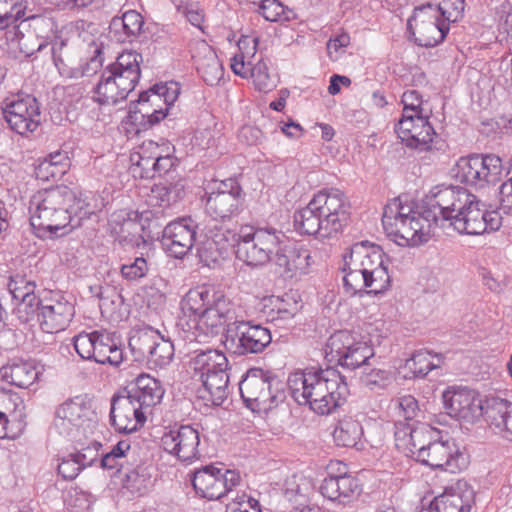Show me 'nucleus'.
<instances>
[{
    "label": "nucleus",
    "mask_w": 512,
    "mask_h": 512,
    "mask_svg": "<svg viewBox=\"0 0 512 512\" xmlns=\"http://www.w3.org/2000/svg\"><path fill=\"white\" fill-rule=\"evenodd\" d=\"M34 173L36 178L42 181L57 179L65 174L63 172V166H57L44 160L40 161L39 164L35 167Z\"/></svg>",
    "instance_id": "338daca9"
},
{
    "label": "nucleus",
    "mask_w": 512,
    "mask_h": 512,
    "mask_svg": "<svg viewBox=\"0 0 512 512\" xmlns=\"http://www.w3.org/2000/svg\"><path fill=\"white\" fill-rule=\"evenodd\" d=\"M284 242L287 236L275 228L242 226L238 232L236 257L249 266H262L273 259L274 250Z\"/></svg>",
    "instance_id": "423d86ee"
},
{
    "label": "nucleus",
    "mask_w": 512,
    "mask_h": 512,
    "mask_svg": "<svg viewBox=\"0 0 512 512\" xmlns=\"http://www.w3.org/2000/svg\"><path fill=\"white\" fill-rule=\"evenodd\" d=\"M382 224L387 235L399 246H417L429 239L428 218L390 219V223L382 219Z\"/></svg>",
    "instance_id": "b1692460"
},
{
    "label": "nucleus",
    "mask_w": 512,
    "mask_h": 512,
    "mask_svg": "<svg viewBox=\"0 0 512 512\" xmlns=\"http://www.w3.org/2000/svg\"><path fill=\"white\" fill-rule=\"evenodd\" d=\"M74 306L59 293L45 298L41 311L38 313V323L42 331L57 333L64 330L74 316Z\"/></svg>",
    "instance_id": "393cba45"
},
{
    "label": "nucleus",
    "mask_w": 512,
    "mask_h": 512,
    "mask_svg": "<svg viewBox=\"0 0 512 512\" xmlns=\"http://www.w3.org/2000/svg\"><path fill=\"white\" fill-rule=\"evenodd\" d=\"M0 110L8 127L20 136L34 133L41 123L39 102L30 94L17 93L4 98Z\"/></svg>",
    "instance_id": "1a4fd4ad"
},
{
    "label": "nucleus",
    "mask_w": 512,
    "mask_h": 512,
    "mask_svg": "<svg viewBox=\"0 0 512 512\" xmlns=\"http://www.w3.org/2000/svg\"><path fill=\"white\" fill-rule=\"evenodd\" d=\"M242 399L247 406L270 409L282 401V383L269 371L252 368L239 383Z\"/></svg>",
    "instance_id": "6e6552de"
},
{
    "label": "nucleus",
    "mask_w": 512,
    "mask_h": 512,
    "mask_svg": "<svg viewBox=\"0 0 512 512\" xmlns=\"http://www.w3.org/2000/svg\"><path fill=\"white\" fill-rule=\"evenodd\" d=\"M27 0H0V30L16 27L25 17Z\"/></svg>",
    "instance_id": "3c124183"
},
{
    "label": "nucleus",
    "mask_w": 512,
    "mask_h": 512,
    "mask_svg": "<svg viewBox=\"0 0 512 512\" xmlns=\"http://www.w3.org/2000/svg\"><path fill=\"white\" fill-rule=\"evenodd\" d=\"M195 64L202 79L210 86L218 84L223 77L222 64L210 47H206V53L203 57L195 58Z\"/></svg>",
    "instance_id": "c03bdc74"
},
{
    "label": "nucleus",
    "mask_w": 512,
    "mask_h": 512,
    "mask_svg": "<svg viewBox=\"0 0 512 512\" xmlns=\"http://www.w3.org/2000/svg\"><path fill=\"white\" fill-rule=\"evenodd\" d=\"M235 470L206 465L195 470L192 485L196 493L208 500H219L240 483Z\"/></svg>",
    "instance_id": "4468645a"
},
{
    "label": "nucleus",
    "mask_w": 512,
    "mask_h": 512,
    "mask_svg": "<svg viewBox=\"0 0 512 512\" xmlns=\"http://www.w3.org/2000/svg\"><path fill=\"white\" fill-rule=\"evenodd\" d=\"M157 339H159V332L152 327L136 330L130 336L128 343L135 361H147Z\"/></svg>",
    "instance_id": "37998d69"
},
{
    "label": "nucleus",
    "mask_w": 512,
    "mask_h": 512,
    "mask_svg": "<svg viewBox=\"0 0 512 512\" xmlns=\"http://www.w3.org/2000/svg\"><path fill=\"white\" fill-rule=\"evenodd\" d=\"M199 444V432L190 425H181L178 428L171 429L161 437L163 449L184 462H190L198 458Z\"/></svg>",
    "instance_id": "5701e85b"
},
{
    "label": "nucleus",
    "mask_w": 512,
    "mask_h": 512,
    "mask_svg": "<svg viewBox=\"0 0 512 512\" xmlns=\"http://www.w3.org/2000/svg\"><path fill=\"white\" fill-rule=\"evenodd\" d=\"M485 419L502 437L512 440V403L500 398L487 399Z\"/></svg>",
    "instance_id": "2f4dec72"
},
{
    "label": "nucleus",
    "mask_w": 512,
    "mask_h": 512,
    "mask_svg": "<svg viewBox=\"0 0 512 512\" xmlns=\"http://www.w3.org/2000/svg\"><path fill=\"white\" fill-rule=\"evenodd\" d=\"M226 254L222 248L217 247L213 242L203 239L199 242L197 247V255L203 265L207 267H214Z\"/></svg>",
    "instance_id": "bf43d9fd"
},
{
    "label": "nucleus",
    "mask_w": 512,
    "mask_h": 512,
    "mask_svg": "<svg viewBox=\"0 0 512 512\" xmlns=\"http://www.w3.org/2000/svg\"><path fill=\"white\" fill-rule=\"evenodd\" d=\"M374 354V348L369 342L357 339L347 330L334 332L325 347L328 362L350 370L368 365Z\"/></svg>",
    "instance_id": "0eeeda50"
},
{
    "label": "nucleus",
    "mask_w": 512,
    "mask_h": 512,
    "mask_svg": "<svg viewBox=\"0 0 512 512\" xmlns=\"http://www.w3.org/2000/svg\"><path fill=\"white\" fill-rule=\"evenodd\" d=\"M420 463L432 469L456 473L466 468L468 460L453 440H446L428 443L427 452Z\"/></svg>",
    "instance_id": "4be33fe9"
},
{
    "label": "nucleus",
    "mask_w": 512,
    "mask_h": 512,
    "mask_svg": "<svg viewBox=\"0 0 512 512\" xmlns=\"http://www.w3.org/2000/svg\"><path fill=\"white\" fill-rule=\"evenodd\" d=\"M244 195L238 181L228 178L220 181L216 190L205 201V213L215 221L225 222L237 217L243 210Z\"/></svg>",
    "instance_id": "ddd939ff"
},
{
    "label": "nucleus",
    "mask_w": 512,
    "mask_h": 512,
    "mask_svg": "<svg viewBox=\"0 0 512 512\" xmlns=\"http://www.w3.org/2000/svg\"><path fill=\"white\" fill-rule=\"evenodd\" d=\"M202 231L204 232V239L213 242V244L222 248L226 253L229 248H234L237 245L238 233H234L229 229L215 226L214 228Z\"/></svg>",
    "instance_id": "6e6d98bb"
},
{
    "label": "nucleus",
    "mask_w": 512,
    "mask_h": 512,
    "mask_svg": "<svg viewBox=\"0 0 512 512\" xmlns=\"http://www.w3.org/2000/svg\"><path fill=\"white\" fill-rule=\"evenodd\" d=\"M147 411L128 394L118 393L111 399V425L120 433H132L144 425Z\"/></svg>",
    "instance_id": "412c9836"
},
{
    "label": "nucleus",
    "mask_w": 512,
    "mask_h": 512,
    "mask_svg": "<svg viewBox=\"0 0 512 512\" xmlns=\"http://www.w3.org/2000/svg\"><path fill=\"white\" fill-rule=\"evenodd\" d=\"M465 9L464 0H442L438 5L428 3L420 7H416L413 15L408 19L407 29H412V21H416L418 13H423L426 10L432 12V17H442L441 21L449 23L457 22L463 16Z\"/></svg>",
    "instance_id": "f704fd0d"
},
{
    "label": "nucleus",
    "mask_w": 512,
    "mask_h": 512,
    "mask_svg": "<svg viewBox=\"0 0 512 512\" xmlns=\"http://www.w3.org/2000/svg\"><path fill=\"white\" fill-rule=\"evenodd\" d=\"M30 223L33 228L57 233L70 226L75 229L87 219L91 212L83 200L67 186H57L38 191L29 205Z\"/></svg>",
    "instance_id": "7ed1b4c3"
},
{
    "label": "nucleus",
    "mask_w": 512,
    "mask_h": 512,
    "mask_svg": "<svg viewBox=\"0 0 512 512\" xmlns=\"http://www.w3.org/2000/svg\"><path fill=\"white\" fill-rule=\"evenodd\" d=\"M142 61V55L136 51L121 53L101 74L95 88L97 102L101 105H116L125 100L140 79Z\"/></svg>",
    "instance_id": "39448f33"
},
{
    "label": "nucleus",
    "mask_w": 512,
    "mask_h": 512,
    "mask_svg": "<svg viewBox=\"0 0 512 512\" xmlns=\"http://www.w3.org/2000/svg\"><path fill=\"white\" fill-rule=\"evenodd\" d=\"M57 469L58 474L64 480L68 481L74 480L80 471L83 470L74 453H70L63 457L59 462Z\"/></svg>",
    "instance_id": "680f3d73"
},
{
    "label": "nucleus",
    "mask_w": 512,
    "mask_h": 512,
    "mask_svg": "<svg viewBox=\"0 0 512 512\" xmlns=\"http://www.w3.org/2000/svg\"><path fill=\"white\" fill-rule=\"evenodd\" d=\"M175 147L169 142L157 143V150L154 157L155 177L162 176L171 171L178 163L174 156Z\"/></svg>",
    "instance_id": "5fc2aeb1"
},
{
    "label": "nucleus",
    "mask_w": 512,
    "mask_h": 512,
    "mask_svg": "<svg viewBox=\"0 0 512 512\" xmlns=\"http://www.w3.org/2000/svg\"><path fill=\"white\" fill-rule=\"evenodd\" d=\"M466 199H470V194L464 189L439 188L428 198L429 210L426 214L428 218L432 216L435 221L441 217L443 221H448L450 224L458 210L463 209L462 204Z\"/></svg>",
    "instance_id": "a878e982"
},
{
    "label": "nucleus",
    "mask_w": 512,
    "mask_h": 512,
    "mask_svg": "<svg viewBox=\"0 0 512 512\" xmlns=\"http://www.w3.org/2000/svg\"><path fill=\"white\" fill-rule=\"evenodd\" d=\"M431 430L425 424L414 426L413 424L396 425L395 438L399 446L407 449L408 455L420 462L427 452Z\"/></svg>",
    "instance_id": "cd10ccee"
},
{
    "label": "nucleus",
    "mask_w": 512,
    "mask_h": 512,
    "mask_svg": "<svg viewBox=\"0 0 512 512\" xmlns=\"http://www.w3.org/2000/svg\"><path fill=\"white\" fill-rule=\"evenodd\" d=\"M389 379V371L383 369H372L361 377L362 383L370 389L384 388Z\"/></svg>",
    "instance_id": "69168bd1"
},
{
    "label": "nucleus",
    "mask_w": 512,
    "mask_h": 512,
    "mask_svg": "<svg viewBox=\"0 0 512 512\" xmlns=\"http://www.w3.org/2000/svg\"><path fill=\"white\" fill-rule=\"evenodd\" d=\"M152 263L143 256L135 257L133 261L122 264L120 273L128 281H136L144 278L150 271Z\"/></svg>",
    "instance_id": "4d7b16f0"
},
{
    "label": "nucleus",
    "mask_w": 512,
    "mask_h": 512,
    "mask_svg": "<svg viewBox=\"0 0 512 512\" xmlns=\"http://www.w3.org/2000/svg\"><path fill=\"white\" fill-rule=\"evenodd\" d=\"M20 20L28 22L29 27L34 30L36 36L43 39L38 45L37 51H41L47 45L46 41L54 37L57 32L55 20L46 14H32L31 11L26 8L25 17Z\"/></svg>",
    "instance_id": "a18cd8bd"
},
{
    "label": "nucleus",
    "mask_w": 512,
    "mask_h": 512,
    "mask_svg": "<svg viewBox=\"0 0 512 512\" xmlns=\"http://www.w3.org/2000/svg\"><path fill=\"white\" fill-rule=\"evenodd\" d=\"M203 388L199 389V397L211 402L214 406H220L228 396L229 375L227 371L209 374L202 378Z\"/></svg>",
    "instance_id": "58836bf2"
},
{
    "label": "nucleus",
    "mask_w": 512,
    "mask_h": 512,
    "mask_svg": "<svg viewBox=\"0 0 512 512\" xmlns=\"http://www.w3.org/2000/svg\"><path fill=\"white\" fill-rule=\"evenodd\" d=\"M396 133L407 147L419 151L440 150L444 145L443 141L437 138L428 118L424 116L400 119L396 125Z\"/></svg>",
    "instance_id": "f3484780"
},
{
    "label": "nucleus",
    "mask_w": 512,
    "mask_h": 512,
    "mask_svg": "<svg viewBox=\"0 0 512 512\" xmlns=\"http://www.w3.org/2000/svg\"><path fill=\"white\" fill-rule=\"evenodd\" d=\"M302 483L297 482L296 476L288 479L285 483V496L289 501H294L299 504H303L306 500L307 495L304 490L308 486V482L305 479H300Z\"/></svg>",
    "instance_id": "e2e57ef3"
},
{
    "label": "nucleus",
    "mask_w": 512,
    "mask_h": 512,
    "mask_svg": "<svg viewBox=\"0 0 512 512\" xmlns=\"http://www.w3.org/2000/svg\"><path fill=\"white\" fill-rule=\"evenodd\" d=\"M122 473L124 474V487L132 493H140L146 488L148 479L144 475L140 474L137 469L130 470L125 467V470L122 471Z\"/></svg>",
    "instance_id": "0e129e2a"
},
{
    "label": "nucleus",
    "mask_w": 512,
    "mask_h": 512,
    "mask_svg": "<svg viewBox=\"0 0 512 512\" xmlns=\"http://www.w3.org/2000/svg\"><path fill=\"white\" fill-rule=\"evenodd\" d=\"M412 218H428L427 214L422 215L420 212L415 211L413 205L408 203L403 198L397 197L392 199L384 208L382 219H387L390 223V219L405 220Z\"/></svg>",
    "instance_id": "603ef678"
},
{
    "label": "nucleus",
    "mask_w": 512,
    "mask_h": 512,
    "mask_svg": "<svg viewBox=\"0 0 512 512\" xmlns=\"http://www.w3.org/2000/svg\"><path fill=\"white\" fill-rule=\"evenodd\" d=\"M287 385L299 405H309L319 415L333 413L349 395L345 378L332 367L296 371L289 375Z\"/></svg>",
    "instance_id": "f257e3e1"
},
{
    "label": "nucleus",
    "mask_w": 512,
    "mask_h": 512,
    "mask_svg": "<svg viewBox=\"0 0 512 512\" xmlns=\"http://www.w3.org/2000/svg\"><path fill=\"white\" fill-rule=\"evenodd\" d=\"M198 230L191 216L178 218L164 227L161 243L171 256L181 259L193 248Z\"/></svg>",
    "instance_id": "6ab92c4d"
},
{
    "label": "nucleus",
    "mask_w": 512,
    "mask_h": 512,
    "mask_svg": "<svg viewBox=\"0 0 512 512\" xmlns=\"http://www.w3.org/2000/svg\"><path fill=\"white\" fill-rule=\"evenodd\" d=\"M25 418V404L16 393L0 390V439H15L17 432L10 424L22 425Z\"/></svg>",
    "instance_id": "c756f323"
},
{
    "label": "nucleus",
    "mask_w": 512,
    "mask_h": 512,
    "mask_svg": "<svg viewBox=\"0 0 512 512\" xmlns=\"http://www.w3.org/2000/svg\"><path fill=\"white\" fill-rule=\"evenodd\" d=\"M250 77L253 79L256 89L260 92H268L275 86V82L268 72L267 63L263 60H259L252 65Z\"/></svg>",
    "instance_id": "052dcab7"
},
{
    "label": "nucleus",
    "mask_w": 512,
    "mask_h": 512,
    "mask_svg": "<svg viewBox=\"0 0 512 512\" xmlns=\"http://www.w3.org/2000/svg\"><path fill=\"white\" fill-rule=\"evenodd\" d=\"M1 377L11 385L28 388L38 378V371L28 362H12L0 369Z\"/></svg>",
    "instance_id": "79ce46f5"
},
{
    "label": "nucleus",
    "mask_w": 512,
    "mask_h": 512,
    "mask_svg": "<svg viewBox=\"0 0 512 512\" xmlns=\"http://www.w3.org/2000/svg\"><path fill=\"white\" fill-rule=\"evenodd\" d=\"M445 412L454 418L472 421L485 416V405L475 390L466 387H449L442 394Z\"/></svg>",
    "instance_id": "aec40b11"
},
{
    "label": "nucleus",
    "mask_w": 512,
    "mask_h": 512,
    "mask_svg": "<svg viewBox=\"0 0 512 512\" xmlns=\"http://www.w3.org/2000/svg\"><path fill=\"white\" fill-rule=\"evenodd\" d=\"M384 252L380 246L361 241L352 245L347 258L353 262L355 268L362 269L364 275L373 278L376 289H388L390 276L384 264Z\"/></svg>",
    "instance_id": "2eb2a0df"
},
{
    "label": "nucleus",
    "mask_w": 512,
    "mask_h": 512,
    "mask_svg": "<svg viewBox=\"0 0 512 512\" xmlns=\"http://www.w3.org/2000/svg\"><path fill=\"white\" fill-rule=\"evenodd\" d=\"M180 94V87L176 82H167L156 84L152 91V104H158L163 101L166 105L163 109H154L150 112L148 109L130 110L128 120L136 127V132L145 131L168 115V109L174 104Z\"/></svg>",
    "instance_id": "a211bd4d"
},
{
    "label": "nucleus",
    "mask_w": 512,
    "mask_h": 512,
    "mask_svg": "<svg viewBox=\"0 0 512 512\" xmlns=\"http://www.w3.org/2000/svg\"><path fill=\"white\" fill-rule=\"evenodd\" d=\"M128 25V35L137 36L142 31L144 19L135 10L125 12L121 17H114L110 22V34L118 42H125V37L120 34V26Z\"/></svg>",
    "instance_id": "de8ad7c7"
},
{
    "label": "nucleus",
    "mask_w": 512,
    "mask_h": 512,
    "mask_svg": "<svg viewBox=\"0 0 512 512\" xmlns=\"http://www.w3.org/2000/svg\"><path fill=\"white\" fill-rule=\"evenodd\" d=\"M123 391L147 412L161 402L165 393L159 380L144 373L130 382Z\"/></svg>",
    "instance_id": "c85d7f7f"
},
{
    "label": "nucleus",
    "mask_w": 512,
    "mask_h": 512,
    "mask_svg": "<svg viewBox=\"0 0 512 512\" xmlns=\"http://www.w3.org/2000/svg\"><path fill=\"white\" fill-rule=\"evenodd\" d=\"M419 18V16L417 17ZM434 20L424 21L421 20L418 23L416 19L415 24L417 28L418 36L415 37V43L421 47H434L441 43L449 32L448 24L441 21L439 17H433ZM409 33L415 36L413 28L409 30Z\"/></svg>",
    "instance_id": "c9c22d12"
},
{
    "label": "nucleus",
    "mask_w": 512,
    "mask_h": 512,
    "mask_svg": "<svg viewBox=\"0 0 512 512\" xmlns=\"http://www.w3.org/2000/svg\"><path fill=\"white\" fill-rule=\"evenodd\" d=\"M272 342L270 330L251 320L237 317L226 329L224 345L235 355L262 353Z\"/></svg>",
    "instance_id": "9d476101"
},
{
    "label": "nucleus",
    "mask_w": 512,
    "mask_h": 512,
    "mask_svg": "<svg viewBox=\"0 0 512 512\" xmlns=\"http://www.w3.org/2000/svg\"><path fill=\"white\" fill-rule=\"evenodd\" d=\"M99 351L96 362L99 364H110L118 366L123 361V351L121 346L115 341L113 335L106 331L100 334Z\"/></svg>",
    "instance_id": "09e8293b"
},
{
    "label": "nucleus",
    "mask_w": 512,
    "mask_h": 512,
    "mask_svg": "<svg viewBox=\"0 0 512 512\" xmlns=\"http://www.w3.org/2000/svg\"><path fill=\"white\" fill-rule=\"evenodd\" d=\"M473 501L474 491L465 482H458L454 487L434 498L440 512H469Z\"/></svg>",
    "instance_id": "473e14b6"
},
{
    "label": "nucleus",
    "mask_w": 512,
    "mask_h": 512,
    "mask_svg": "<svg viewBox=\"0 0 512 512\" xmlns=\"http://www.w3.org/2000/svg\"><path fill=\"white\" fill-rule=\"evenodd\" d=\"M362 435L361 424L352 417L341 419L333 431L334 442L341 447H355Z\"/></svg>",
    "instance_id": "49530a36"
},
{
    "label": "nucleus",
    "mask_w": 512,
    "mask_h": 512,
    "mask_svg": "<svg viewBox=\"0 0 512 512\" xmlns=\"http://www.w3.org/2000/svg\"><path fill=\"white\" fill-rule=\"evenodd\" d=\"M399 415L405 420H413L419 413L418 402L412 395H404L397 400Z\"/></svg>",
    "instance_id": "774afa93"
},
{
    "label": "nucleus",
    "mask_w": 512,
    "mask_h": 512,
    "mask_svg": "<svg viewBox=\"0 0 512 512\" xmlns=\"http://www.w3.org/2000/svg\"><path fill=\"white\" fill-rule=\"evenodd\" d=\"M194 378H202L209 374L227 371L228 360L224 353L208 349L197 353L190 361Z\"/></svg>",
    "instance_id": "72a5a7b5"
},
{
    "label": "nucleus",
    "mask_w": 512,
    "mask_h": 512,
    "mask_svg": "<svg viewBox=\"0 0 512 512\" xmlns=\"http://www.w3.org/2000/svg\"><path fill=\"white\" fill-rule=\"evenodd\" d=\"M498 200V210L487 211L485 204L470 194V199L465 200L463 209L458 210L449 225L457 232L468 235L498 230L502 224L500 213L512 216V177L500 185Z\"/></svg>",
    "instance_id": "20e7f679"
},
{
    "label": "nucleus",
    "mask_w": 512,
    "mask_h": 512,
    "mask_svg": "<svg viewBox=\"0 0 512 512\" xmlns=\"http://www.w3.org/2000/svg\"><path fill=\"white\" fill-rule=\"evenodd\" d=\"M344 266L342 268L344 272L343 282L346 291L352 295L359 292H363L366 288H369L370 293L379 294L384 292L386 289H376L375 281L369 275H364V271L353 266V262L344 255Z\"/></svg>",
    "instance_id": "ea45409f"
},
{
    "label": "nucleus",
    "mask_w": 512,
    "mask_h": 512,
    "mask_svg": "<svg viewBox=\"0 0 512 512\" xmlns=\"http://www.w3.org/2000/svg\"><path fill=\"white\" fill-rule=\"evenodd\" d=\"M100 334H102V331H83L73 337L74 348L82 359L96 362L100 347Z\"/></svg>",
    "instance_id": "8fccbe9b"
},
{
    "label": "nucleus",
    "mask_w": 512,
    "mask_h": 512,
    "mask_svg": "<svg viewBox=\"0 0 512 512\" xmlns=\"http://www.w3.org/2000/svg\"><path fill=\"white\" fill-rule=\"evenodd\" d=\"M95 413L83 396L65 400L55 408L52 427L64 437H70L86 422L91 421Z\"/></svg>",
    "instance_id": "dca6fc26"
},
{
    "label": "nucleus",
    "mask_w": 512,
    "mask_h": 512,
    "mask_svg": "<svg viewBox=\"0 0 512 512\" xmlns=\"http://www.w3.org/2000/svg\"><path fill=\"white\" fill-rule=\"evenodd\" d=\"M43 301L44 299H40L35 293L19 300L16 308L19 320L26 323L35 317L38 319V313L41 311Z\"/></svg>",
    "instance_id": "13d9d810"
},
{
    "label": "nucleus",
    "mask_w": 512,
    "mask_h": 512,
    "mask_svg": "<svg viewBox=\"0 0 512 512\" xmlns=\"http://www.w3.org/2000/svg\"><path fill=\"white\" fill-rule=\"evenodd\" d=\"M504 174L502 159L495 154H473L457 162V176L461 182L475 188L498 183Z\"/></svg>",
    "instance_id": "f8f14e48"
},
{
    "label": "nucleus",
    "mask_w": 512,
    "mask_h": 512,
    "mask_svg": "<svg viewBox=\"0 0 512 512\" xmlns=\"http://www.w3.org/2000/svg\"><path fill=\"white\" fill-rule=\"evenodd\" d=\"M273 254V262L282 269L281 274L287 277H292L297 271L305 272L310 265L309 250L288 238L287 242L277 246Z\"/></svg>",
    "instance_id": "bb28decb"
},
{
    "label": "nucleus",
    "mask_w": 512,
    "mask_h": 512,
    "mask_svg": "<svg viewBox=\"0 0 512 512\" xmlns=\"http://www.w3.org/2000/svg\"><path fill=\"white\" fill-rule=\"evenodd\" d=\"M440 355H433L426 350H419L412 354L401 367L405 379L424 378L429 371L439 368L442 363Z\"/></svg>",
    "instance_id": "e433bc0d"
},
{
    "label": "nucleus",
    "mask_w": 512,
    "mask_h": 512,
    "mask_svg": "<svg viewBox=\"0 0 512 512\" xmlns=\"http://www.w3.org/2000/svg\"><path fill=\"white\" fill-rule=\"evenodd\" d=\"M237 317L234 305L223 295L199 317L192 319L193 330L187 331L184 339L189 342H207L219 335L225 326L228 328Z\"/></svg>",
    "instance_id": "9b49d317"
},
{
    "label": "nucleus",
    "mask_w": 512,
    "mask_h": 512,
    "mask_svg": "<svg viewBox=\"0 0 512 512\" xmlns=\"http://www.w3.org/2000/svg\"><path fill=\"white\" fill-rule=\"evenodd\" d=\"M320 492L331 501L345 504L357 497L361 488L356 477L344 472L338 475L329 474L325 477L320 486Z\"/></svg>",
    "instance_id": "7c9ffc66"
},
{
    "label": "nucleus",
    "mask_w": 512,
    "mask_h": 512,
    "mask_svg": "<svg viewBox=\"0 0 512 512\" xmlns=\"http://www.w3.org/2000/svg\"><path fill=\"white\" fill-rule=\"evenodd\" d=\"M223 295L221 291H216L213 287L205 285L195 287L186 294L183 300V310L190 312L193 318H197Z\"/></svg>",
    "instance_id": "4c0bfd02"
},
{
    "label": "nucleus",
    "mask_w": 512,
    "mask_h": 512,
    "mask_svg": "<svg viewBox=\"0 0 512 512\" xmlns=\"http://www.w3.org/2000/svg\"><path fill=\"white\" fill-rule=\"evenodd\" d=\"M350 219V202L339 189H323L294 213V226L300 234L326 239L337 236Z\"/></svg>",
    "instance_id": "f03ea898"
},
{
    "label": "nucleus",
    "mask_w": 512,
    "mask_h": 512,
    "mask_svg": "<svg viewBox=\"0 0 512 512\" xmlns=\"http://www.w3.org/2000/svg\"><path fill=\"white\" fill-rule=\"evenodd\" d=\"M174 357V345L169 339H165L159 333V339L155 341V345L147 359L150 368H163L170 364Z\"/></svg>",
    "instance_id": "864d4df0"
},
{
    "label": "nucleus",
    "mask_w": 512,
    "mask_h": 512,
    "mask_svg": "<svg viewBox=\"0 0 512 512\" xmlns=\"http://www.w3.org/2000/svg\"><path fill=\"white\" fill-rule=\"evenodd\" d=\"M157 150V142L146 141L140 146L138 152L130 156L132 162L131 173L136 178L152 179L155 177L154 157Z\"/></svg>",
    "instance_id": "a19ab883"
}]
</instances>
